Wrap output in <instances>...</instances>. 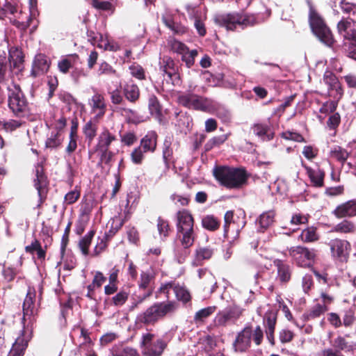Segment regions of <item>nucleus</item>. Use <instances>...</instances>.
Instances as JSON below:
<instances>
[{
	"label": "nucleus",
	"mask_w": 356,
	"mask_h": 356,
	"mask_svg": "<svg viewBox=\"0 0 356 356\" xmlns=\"http://www.w3.org/2000/svg\"><path fill=\"white\" fill-rule=\"evenodd\" d=\"M213 175L220 186L227 189H241L248 184L250 175L245 168L216 165Z\"/></svg>",
	"instance_id": "obj_1"
},
{
	"label": "nucleus",
	"mask_w": 356,
	"mask_h": 356,
	"mask_svg": "<svg viewBox=\"0 0 356 356\" xmlns=\"http://www.w3.org/2000/svg\"><path fill=\"white\" fill-rule=\"evenodd\" d=\"M178 307L175 301L155 302L144 312L138 314L136 323L143 325H154L169 314L175 312Z\"/></svg>",
	"instance_id": "obj_2"
},
{
	"label": "nucleus",
	"mask_w": 356,
	"mask_h": 356,
	"mask_svg": "<svg viewBox=\"0 0 356 356\" xmlns=\"http://www.w3.org/2000/svg\"><path fill=\"white\" fill-rule=\"evenodd\" d=\"M177 237L184 248L192 246L195 239V220L187 209L178 211L175 214Z\"/></svg>",
	"instance_id": "obj_3"
},
{
	"label": "nucleus",
	"mask_w": 356,
	"mask_h": 356,
	"mask_svg": "<svg viewBox=\"0 0 356 356\" xmlns=\"http://www.w3.org/2000/svg\"><path fill=\"white\" fill-rule=\"evenodd\" d=\"M308 22L313 34L327 47H332L336 40L325 19L312 3H309Z\"/></svg>",
	"instance_id": "obj_4"
},
{
	"label": "nucleus",
	"mask_w": 356,
	"mask_h": 356,
	"mask_svg": "<svg viewBox=\"0 0 356 356\" xmlns=\"http://www.w3.org/2000/svg\"><path fill=\"white\" fill-rule=\"evenodd\" d=\"M264 337V331L260 325L254 328L250 323H248L237 333L233 348L236 352H245L251 347L252 340L258 346L262 343Z\"/></svg>",
	"instance_id": "obj_5"
},
{
	"label": "nucleus",
	"mask_w": 356,
	"mask_h": 356,
	"mask_svg": "<svg viewBox=\"0 0 356 356\" xmlns=\"http://www.w3.org/2000/svg\"><path fill=\"white\" fill-rule=\"evenodd\" d=\"M214 22L218 26L225 27L228 31H234L237 29V27L244 29L248 26L254 25L257 19L253 15L231 13L216 15Z\"/></svg>",
	"instance_id": "obj_6"
},
{
	"label": "nucleus",
	"mask_w": 356,
	"mask_h": 356,
	"mask_svg": "<svg viewBox=\"0 0 356 356\" xmlns=\"http://www.w3.org/2000/svg\"><path fill=\"white\" fill-rule=\"evenodd\" d=\"M8 106L15 118H24L30 113L28 99L17 84L14 85L13 89H8Z\"/></svg>",
	"instance_id": "obj_7"
},
{
	"label": "nucleus",
	"mask_w": 356,
	"mask_h": 356,
	"mask_svg": "<svg viewBox=\"0 0 356 356\" xmlns=\"http://www.w3.org/2000/svg\"><path fill=\"white\" fill-rule=\"evenodd\" d=\"M289 254L298 267L310 268L318 261L319 251L314 248L299 245L291 247Z\"/></svg>",
	"instance_id": "obj_8"
},
{
	"label": "nucleus",
	"mask_w": 356,
	"mask_h": 356,
	"mask_svg": "<svg viewBox=\"0 0 356 356\" xmlns=\"http://www.w3.org/2000/svg\"><path fill=\"white\" fill-rule=\"evenodd\" d=\"M178 103L188 109L211 112L216 108V103L211 99L193 92H185L178 96Z\"/></svg>",
	"instance_id": "obj_9"
},
{
	"label": "nucleus",
	"mask_w": 356,
	"mask_h": 356,
	"mask_svg": "<svg viewBox=\"0 0 356 356\" xmlns=\"http://www.w3.org/2000/svg\"><path fill=\"white\" fill-rule=\"evenodd\" d=\"M158 135L154 131H149L144 136L140 141V145L135 147L131 154L130 158L133 163L141 165L145 159V154L154 153L157 147Z\"/></svg>",
	"instance_id": "obj_10"
},
{
	"label": "nucleus",
	"mask_w": 356,
	"mask_h": 356,
	"mask_svg": "<svg viewBox=\"0 0 356 356\" xmlns=\"http://www.w3.org/2000/svg\"><path fill=\"white\" fill-rule=\"evenodd\" d=\"M155 334L152 333H144L141 337L140 346L142 354L145 356H161L167 347V343L162 339H154Z\"/></svg>",
	"instance_id": "obj_11"
},
{
	"label": "nucleus",
	"mask_w": 356,
	"mask_h": 356,
	"mask_svg": "<svg viewBox=\"0 0 356 356\" xmlns=\"http://www.w3.org/2000/svg\"><path fill=\"white\" fill-rule=\"evenodd\" d=\"M243 309L236 305H233L224 310L219 311L210 327H226L229 323H234L243 315Z\"/></svg>",
	"instance_id": "obj_12"
},
{
	"label": "nucleus",
	"mask_w": 356,
	"mask_h": 356,
	"mask_svg": "<svg viewBox=\"0 0 356 356\" xmlns=\"http://www.w3.org/2000/svg\"><path fill=\"white\" fill-rule=\"evenodd\" d=\"M33 183L39 197L38 206H40L47 199L49 184L42 162L38 163L35 165V178Z\"/></svg>",
	"instance_id": "obj_13"
},
{
	"label": "nucleus",
	"mask_w": 356,
	"mask_h": 356,
	"mask_svg": "<svg viewBox=\"0 0 356 356\" xmlns=\"http://www.w3.org/2000/svg\"><path fill=\"white\" fill-rule=\"evenodd\" d=\"M337 29L338 33L341 35L344 40L348 43H344L346 49L350 45H356V21L350 17H343L337 23Z\"/></svg>",
	"instance_id": "obj_14"
},
{
	"label": "nucleus",
	"mask_w": 356,
	"mask_h": 356,
	"mask_svg": "<svg viewBox=\"0 0 356 356\" xmlns=\"http://www.w3.org/2000/svg\"><path fill=\"white\" fill-rule=\"evenodd\" d=\"M332 257L340 262H346L349 257L350 243L344 239L336 238L327 243Z\"/></svg>",
	"instance_id": "obj_15"
},
{
	"label": "nucleus",
	"mask_w": 356,
	"mask_h": 356,
	"mask_svg": "<svg viewBox=\"0 0 356 356\" xmlns=\"http://www.w3.org/2000/svg\"><path fill=\"white\" fill-rule=\"evenodd\" d=\"M160 71L166 74L173 85L180 83L179 67L175 60L168 56H164L159 62Z\"/></svg>",
	"instance_id": "obj_16"
},
{
	"label": "nucleus",
	"mask_w": 356,
	"mask_h": 356,
	"mask_svg": "<svg viewBox=\"0 0 356 356\" xmlns=\"http://www.w3.org/2000/svg\"><path fill=\"white\" fill-rule=\"evenodd\" d=\"M273 264L277 269L276 281L282 286H286L292 279L293 266L287 261L276 259Z\"/></svg>",
	"instance_id": "obj_17"
},
{
	"label": "nucleus",
	"mask_w": 356,
	"mask_h": 356,
	"mask_svg": "<svg viewBox=\"0 0 356 356\" xmlns=\"http://www.w3.org/2000/svg\"><path fill=\"white\" fill-rule=\"evenodd\" d=\"M277 321V312L268 310L263 317V325L266 338L272 346L275 345V331Z\"/></svg>",
	"instance_id": "obj_18"
},
{
	"label": "nucleus",
	"mask_w": 356,
	"mask_h": 356,
	"mask_svg": "<svg viewBox=\"0 0 356 356\" xmlns=\"http://www.w3.org/2000/svg\"><path fill=\"white\" fill-rule=\"evenodd\" d=\"M51 60L44 54H38L35 56L32 63L31 76L37 78L46 74L50 67Z\"/></svg>",
	"instance_id": "obj_19"
},
{
	"label": "nucleus",
	"mask_w": 356,
	"mask_h": 356,
	"mask_svg": "<svg viewBox=\"0 0 356 356\" xmlns=\"http://www.w3.org/2000/svg\"><path fill=\"white\" fill-rule=\"evenodd\" d=\"M332 213L337 218L356 216V200H348L339 204L332 211Z\"/></svg>",
	"instance_id": "obj_20"
},
{
	"label": "nucleus",
	"mask_w": 356,
	"mask_h": 356,
	"mask_svg": "<svg viewBox=\"0 0 356 356\" xmlns=\"http://www.w3.org/2000/svg\"><path fill=\"white\" fill-rule=\"evenodd\" d=\"M29 340L30 337L26 336V330L24 328L21 331L20 336L16 339L15 343L13 344L8 356H24L25 350L28 347Z\"/></svg>",
	"instance_id": "obj_21"
},
{
	"label": "nucleus",
	"mask_w": 356,
	"mask_h": 356,
	"mask_svg": "<svg viewBox=\"0 0 356 356\" xmlns=\"http://www.w3.org/2000/svg\"><path fill=\"white\" fill-rule=\"evenodd\" d=\"M301 165L306 170V173L309 178L312 186L316 188L323 187L325 176V171L321 168L314 170L308 166L303 161H302Z\"/></svg>",
	"instance_id": "obj_22"
},
{
	"label": "nucleus",
	"mask_w": 356,
	"mask_h": 356,
	"mask_svg": "<svg viewBox=\"0 0 356 356\" xmlns=\"http://www.w3.org/2000/svg\"><path fill=\"white\" fill-rule=\"evenodd\" d=\"M8 63L14 69L22 71L24 68V55L21 49L18 47H11L8 50V57L7 58Z\"/></svg>",
	"instance_id": "obj_23"
},
{
	"label": "nucleus",
	"mask_w": 356,
	"mask_h": 356,
	"mask_svg": "<svg viewBox=\"0 0 356 356\" xmlns=\"http://www.w3.org/2000/svg\"><path fill=\"white\" fill-rule=\"evenodd\" d=\"M116 137L107 128H104L97 137V143L94 147V151L110 149L111 143Z\"/></svg>",
	"instance_id": "obj_24"
},
{
	"label": "nucleus",
	"mask_w": 356,
	"mask_h": 356,
	"mask_svg": "<svg viewBox=\"0 0 356 356\" xmlns=\"http://www.w3.org/2000/svg\"><path fill=\"white\" fill-rule=\"evenodd\" d=\"M35 296L36 292L35 289L33 287H29L28 289L26 296L23 303V321H25L26 316H31L33 314Z\"/></svg>",
	"instance_id": "obj_25"
},
{
	"label": "nucleus",
	"mask_w": 356,
	"mask_h": 356,
	"mask_svg": "<svg viewBox=\"0 0 356 356\" xmlns=\"http://www.w3.org/2000/svg\"><path fill=\"white\" fill-rule=\"evenodd\" d=\"M323 81L328 86L329 90H335L341 97L343 90L337 76L331 71H326L323 75Z\"/></svg>",
	"instance_id": "obj_26"
},
{
	"label": "nucleus",
	"mask_w": 356,
	"mask_h": 356,
	"mask_svg": "<svg viewBox=\"0 0 356 356\" xmlns=\"http://www.w3.org/2000/svg\"><path fill=\"white\" fill-rule=\"evenodd\" d=\"M25 252L30 254L33 255L35 253L37 254L38 260L43 261L45 260L47 245L42 247L41 243L37 238H35L30 245L25 247Z\"/></svg>",
	"instance_id": "obj_27"
},
{
	"label": "nucleus",
	"mask_w": 356,
	"mask_h": 356,
	"mask_svg": "<svg viewBox=\"0 0 356 356\" xmlns=\"http://www.w3.org/2000/svg\"><path fill=\"white\" fill-rule=\"evenodd\" d=\"M12 74V65L8 63L6 53L0 51V84L6 83Z\"/></svg>",
	"instance_id": "obj_28"
},
{
	"label": "nucleus",
	"mask_w": 356,
	"mask_h": 356,
	"mask_svg": "<svg viewBox=\"0 0 356 356\" xmlns=\"http://www.w3.org/2000/svg\"><path fill=\"white\" fill-rule=\"evenodd\" d=\"M332 231L341 234H355L356 233V223L352 220L344 219L337 223Z\"/></svg>",
	"instance_id": "obj_29"
},
{
	"label": "nucleus",
	"mask_w": 356,
	"mask_h": 356,
	"mask_svg": "<svg viewBox=\"0 0 356 356\" xmlns=\"http://www.w3.org/2000/svg\"><path fill=\"white\" fill-rule=\"evenodd\" d=\"M91 107L94 112L98 111L97 118L103 117L106 111V104L104 96L99 93L95 94L91 99Z\"/></svg>",
	"instance_id": "obj_30"
},
{
	"label": "nucleus",
	"mask_w": 356,
	"mask_h": 356,
	"mask_svg": "<svg viewBox=\"0 0 356 356\" xmlns=\"http://www.w3.org/2000/svg\"><path fill=\"white\" fill-rule=\"evenodd\" d=\"M328 310L327 305L316 304L313 306L310 309L304 313L302 316V319L304 321H309L320 317L325 312Z\"/></svg>",
	"instance_id": "obj_31"
},
{
	"label": "nucleus",
	"mask_w": 356,
	"mask_h": 356,
	"mask_svg": "<svg viewBox=\"0 0 356 356\" xmlns=\"http://www.w3.org/2000/svg\"><path fill=\"white\" fill-rule=\"evenodd\" d=\"M217 309L216 306H209L198 310L194 315L193 321L197 325L204 324L206 320L211 316Z\"/></svg>",
	"instance_id": "obj_32"
},
{
	"label": "nucleus",
	"mask_w": 356,
	"mask_h": 356,
	"mask_svg": "<svg viewBox=\"0 0 356 356\" xmlns=\"http://www.w3.org/2000/svg\"><path fill=\"white\" fill-rule=\"evenodd\" d=\"M319 238L320 236L317 232V228L314 226L304 229L299 236V239L305 243L316 242Z\"/></svg>",
	"instance_id": "obj_33"
},
{
	"label": "nucleus",
	"mask_w": 356,
	"mask_h": 356,
	"mask_svg": "<svg viewBox=\"0 0 356 356\" xmlns=\"http://www.w3.org/2000/svg\"><path fill=\"white\" fill-rule=\"evenodd\" d=\"M202 278L203 290L210 294L214 293L218 287L215 276L211 273H204Z\"/></svg>",
	"instance_id": "obj_34"
},
{
	"label": "nucleus",
	"mask_w": 356,
	"mask_h": 356,
	"mask_svg": "<svg viewBox=\"0 0 356 356\" xmlns=\"http://www.w3.org/2000/svg\"><path fill=\"white\" fill-rule=\"evenodd\" d=\"M148 108L152 115L154 116L156 119H161L163 116L162 106L156 95H152L149 96L148 99Z\"/></svg>",
	"instance_id": "obj_35"
},
{
	"label": "nucleus",
	"mask_w": 356,
	"mask_h": 356,
	"mask_svg": "<svg viewBox=\"0 0 356 356\" xmlns=\"http://www.w3.org/2000/svg\"><path fill=\"white\" fill-rule=\"evenodd\" d=\"M202 226L205 229L210 232L217 231L221 224L220 220L213 215H207L202 218Z\"/></svg>",
	"instance_id": "obj_36"
},
{
	"label": "nucleus",
	"mask_w": 356,
	"mask_h": 356,
	"mask_svg": "<svg viewBox=\"0 0 356 356\" xmlns=\"http://www.w3.org/2000/svg\"><path fill=\"white\" fill-rule=\"evenodd\" d=\"M230 135L231 133H227L219 136H214L205 143V152H209L215 147H220L228 140Z\"/></svg>",
	"instance_id": "obj_37"
},
{
	"label": "nucleus",
	"mask_w": 356,
	"mask_h": 356,
	"mask_svg": "<svg viewBox=\"0 0 356 356\" xmlns=\"http://www.w3.org/2000/svg\"><path fill=\"white\" fill-rule=\"evenodd\" d=\"M98 158L99 161L97 163V165L100 167H103V165H106L109 168L112 166L113 159L115 156V153L110 149L106 150H99L94 151Z\"/></svg>",
	"instance_id": "obj_38"
},
{
	"label": "nucleus",
	"mask_w": 356,
	"mask_h": 356,
	"mask_svg": "<svg viewBox=\"0 0 356 356\" xmlns=\"http://www.w3.org/2000/svg\"><path fill=\"white\" fill-rule=\"evenodd\" d=\"M97 129V123L92 120H89L84 124L83 127V133L85 136L86 140L88 141V145H90L94 138L96 137Z\"/></svg>",
	"instance_id": "obj_39"
},
{
	"label": "nucleus",
	"mask_w": 356,
	"mask_h": 356,
	"mask_svg": "<svg viewBox=\"0 0 356 356\" xmlns=\"http://www.w3.org/2000/svg\"><path fill=\"white\" fill-rule=\"evenodd\" d=\"M95 232V229H91L79 241L78 247L84 256H88L89 254V248L91 245Z\"/></svg>",
	"instance_id": "obj_40"
},
{
	"label": "nucleus",
	"mask_w": 356,
	"mask_h": 356,
	"mask_svg": "<svg viewBox=\"0 0 356 356\" xmlns=\"http://www.w3.org/2000/svg\"><path fill=\"white\" fill-rule=\"evenodd\" d=\"M275 211L270 210L261 213L259 216V224L260 225V232H264L274 222Z\"/></svg>",
	"instance_id": "obj_41"
},
{
	"label": "nucleus",
	"mask_w": 356,
	"mask_h": 356,
	"mask_svg": "<svg viewBox=\"0 0 356 356\" xmlns=\"http://www.w3.org/2000/svg\"><path fill=\"white\" fill-rule=\"evenodd\" d=\"M123 92L126 99L131 103L136 102L140 98V90L136 84H127Z\"/></svg>",
	"instance_id": "obj_42"
},
{
	"label": "nucleus",
	"mask_w": 356,
	"mask_h": 356,
	"mask_svg": "<svg viewBox=\"0 0 356 356\" xmlns=\"http://www.w3.org/2000/svg\"><path fill=\"white\" fill-rule=\"evenodd\" d=\"M90 5L96 10L102 11H109L113 14L115 8L114 5L108 1L103 0H89Z\"/></svg>",
	"instance_id": "obj_43"
},
{
	"label": "nucleus",
	"mask_w": 356,
	"mask_h": 356,
	"mask_svg": "<svg viewBox=\"0 0 356 356\" xmlns=\"http://www.w3.org/2000/svg\"><path fill=\"white\" fill-rule=\"evenodd\" d=\"M330 156L343 165L349 156V152L341 146L337 145L331 149Z\"/></svg>",
	"instance_id": "obj_44"
},
{
	"label": "nucleus",
	"mask_w": 356,
	"mask_h": 356,
	"mask_svg": "<svg viewBox=\"0 0 356 356\" xmlns=\"http://www.w3.org/2000/svg\"><path fill=\"white\" fill-rule=\"evenodd\" d=\"M63 142V138L61 134L51 132L50 136L45 141V147L49 149H56L59 147Z\"/></svg>",
	"instance_id": "obj_45"
},
{
	"label": "nucleus",
	"mask_w": 356,
	"mask_h": 356,
	"mask_svg": "<svg viewBox=\"0 0 356 356\" xmlns=\"http://www.w3.org/2000/svg\"><path fill=\"white\" fill-rule=\"evenodd\" d=\"M332 346L333 350H337L340 353H342V351H351L353 349V346L341 336H338L334 339Z\"/></svg>",
	"instance_id": "obj_46"
},
{
	"label": "nucleus",
	"mask_w": 356,
	"mask_h": 356,
	"mask_svg": "<svg viewBox=\"0 0 356 356\" xmlns=\"http://www.w3.org/2000/svg\"><path fill=\"white\" fill-rule=\"evenodd\" d=\"M213 254V249L209 246L199 247L195 250V259L197 262L210 259Z\"/></svg>",
	"instance_id": "obj_47"
},
{
	"label": "nucleus",
	"mask_w": 356,
	"mask_h": 356,
	"mask_svg": "<svg viewBox=\"0 0 356 356\" xmlns=\"http://www.w3.org/2000/svg\"><path fill=\"white\" fill-rule=\"evenodd\" d=\"M175 293L177 299L186 304L191 300V296L188 289L177 283L175 289Z\"/></svg>",
	"instance_id": "obj_48"
},
{
	"label": "nucleus",
	"mask_w": 356,
	"mask_h": 356,
	"mask_svg": "<svg viewBox=\"0 0 356 356\" xmlns=\"http://www.w3.org/2000/svg\"><path fill=\"white\" fill-rule=\"evenodd\" d=\"M124 222V220L120 218H113L111 228L108 232H105L104 236L111 241L115 234L122 227Z\"/></svg>",
	"instance_id": "obj_49"
},
{
	"label": "nucleus",
	"mask_w": 356,
	"mask_h": 356,
	"mask_svg": "<svg viewBox=\"0 0 356 356\" xmlns=\"http://www.w3.org/2000/svg\"><path fill=\"white\" fill-rule=\"evenodd\" d=\"M129 298V293L124 290L118 292L111 300V305L115 307H122L125 304Z\"/></svg>",
	"instance_id": "obj_50"
},
{
	"label": "nucleus",
	"mask_w": 356,
	"mask_h": 356,
	"mask_svg": "<svg viewBox=\"0 0 356 356\" xmlns=\"http://www.w3.org/2000/svg\"><path fill=\"white\" fill-rule=\"evenodd\" d=\"M170 50L173 52L181 54V56L185 53H188V48L183 42L173 38L168 42Z\"/></svg>",
	"instance_id": "obj_51"
},
{
	"label": "nucleus",
	"mask_w": 356,
	"mask_h": 356,
	"mask_svg": "<svg viewBox=\"0 0 356 356\" xmlns=\"http://www.w3.org/2000/svg\"><path fill=\"white\" fill-rule=\"evenodd\" d=\"M173 150L171 147V142L165 140L162 151L163 160L167 168L169 167L170 163L172 159Z\"/></svg>",
	"instance_id": "obj_52"
},
{
	"label": "nucleus",
	"mask_w": 356,
	"mask_h": 356,
	"mask_svg": "<svg viewBox=\"0 0 356 356\" xmlns=\"http://www.w3.org/2000/svg\"><path fill=\"white\" fill-rule=\"evenodd\" d=\"M177 283L175 281H170L161 284L160 287L156 291V298H159V294L163 293L165 298H170V291L172 289L175 291Z\"/></svg>",
	"instance_id": "obj_53"
},
{
	"label": "nucleus",
	"mask_w": 356,
	"mask_h": 356,
	"mask_svg": "<svg viewBox=\"0 0 356 356\" xmlns=\"http://www.w3.org/2000/svg\"><path fill=\"white\" fill-rule=\"evenodd\" d=\"M157 229L161 236L166 238L170 233V227L168 220L159 216L157 219Z\"/></svg>",
	"instance_id": "obj_54"
},
{
	"label": "nucleus",
	"mask_w": 356,
	"mask_h": 356,
	"mask_svg": "<svg viewBox=\"0 0 356 356\" xmlns=\"http://www.w3.org/2000/svg\"><path fill=\"white\" fill-rule=\"evenodd\" d=\"M33 20V16L32 14H30L26 22H19V20L15 19H10V23L17 29H19L22 33H24L26 32L28 28L31 26Z\"/></svg>",
	"instance_id": "obj_55"
},
{
	"label": "nucleus",
	"mask_w": 356,
	"mask_h": 356,
	"mask_svg": "<svg viewBox=\"0 0 356 356\" xmlns=\"http://www.w3.org/2000/svg\"><path fill=\"white\" fill-rule=\"evenodd\" d=\"M154 276L148 271H142L140 280L138 281V286L140 289H146L149 287L151 282L154 280Z\"/></svg>",
	"instance_id": "obj_56"
},
{
	"label": "nucleus",
	"mask_w": 356,
	"mask_h": 356,
	"mask_svg": "<svg viewBox=\"0 0 356 356\" xmlns=\"http://www.w3.org/2000/svg\"><path fill=\"white\" fill-rule=\"evenodd\" d=\"M252 130L254 134L259 137L264 138V136H267L268 140L273 138V136H270L269 135H268V131H269V126L266 124H255L252 127Z\"/></svg>",
	"instance_id": "obj_57"
},
{
	"label": "nucleus",
	"mask_w": 356,
	"mask_h": 356,
	"mask_svg": "<svg viewBox=\"0 0 356 356\" xmlns=\"http://www.w3.org/2000/svg\"><path fill=\"white\" fill-rule=\"evenodd\" d=\"M235 222L234 220V211H227L224 216V237L225 238H229V227L232 224H234Z\"/></svg>",
	"instance_id": "obj_58"
},
{
	"label": "nucleus",
	"mask_w": 356,
	"mask_h": 356,
	"mask_svg": "<svg viewBox=\"0 0 356 356\" xmlns=\"http://www.w3.org/2000/svg\"><path fill=\"white\" fill-rule=\"evenodd\" d=\"M109 241L110 240L106 238L104 236L103 238L99 237L97 238V243L94 248L92 255L94 257H97L104 252L108 247V243Z\"/></svg>",
	"instance_id": "obj_59"
},
{
	"label": "nucleus",
	"mask_w": 356,
	"mask_h": 356,
	"mask_svg": "<svg viewBox=\"0 0 356 356\" xmlns=\"http://www.w3.org/2000/svg\"><path fill=\"white\" fill-rule=\"evenodd\" d=\"M138 140L136 134L134 131H128L120 135L121 143L128 147L133 145Z\"/></svg>",
	"instance_id": "obj_60"
},
{
	"label": "nucleus",
	"mask_w": 356,
	"mask_h": 356,
	"mask_svg": "<svg viewBox=\"0 0 356 356\" xmlns=\"http://www.w3.org/2000/svg\"><path fill=\"white\" fill-rule=\"evenodd\" d=\"M22 124V122L17 120H9L6 122L0 121V126H2L3 129L7 132L15 131L17 129L19 128Z\"/></svg>",
	"instance_id": "obj_61"
},
{
	"label": "nucleus",
	"mask_w": 356,
	"mask_h": 356,
	"mask_svg": "<svg viewBox=\"0 0 356 356\" xmlns=\"http://www.w3.org/2000/svg\"><path fill=\"white\" fill-rule=\"evenodd\" d=\"M198 52L196 49L188 50V53H185L181 56V60L186 63L187 67H191L195 63V58L197 56Z\"/></svg>",
	"instance_id": "obj_62"
},
{
	"label": "nucleus",
	"mask_w": 356,
	"mask_h": 356,
	"mask_svg": "<svg viewBox=\"0 0 356 356\" xmlns=\"http://www.w3.org/2000/svg\"><path fill=\"white\" fill-rule=\"evenodd\" d=\"M1 275L6 282H10L15 280L17 275V270L16 268L10 266H3L1 271Z\"/></svg>",
	"instance_id": "obj_63"
},
{
	"label": "nucleus",
	"mask_w": 356,
	"mask_h": 356,
	"mask_svg": "<svg viewBox=\"0 0 356 356\" xmlns=\"http://www.w3.org/2000/svg\"><path fill=\"white\" fill-rule=\"evenodd\" d=\"M127 234L130 243L136 245L140 243V234L135 227H128Z\"/></svg>",
	"instance_id": "obj_64"
}]
</instances>
